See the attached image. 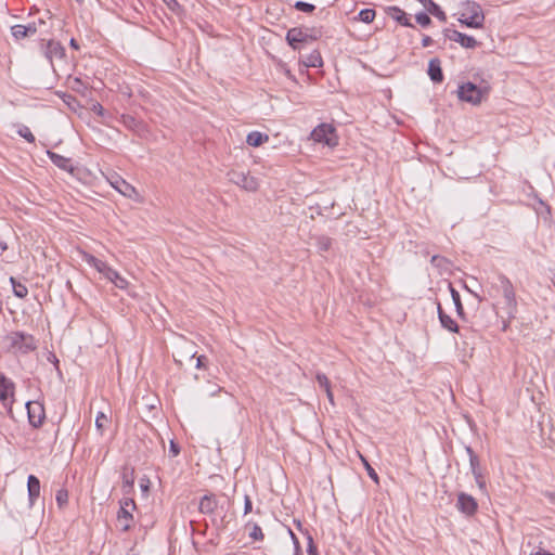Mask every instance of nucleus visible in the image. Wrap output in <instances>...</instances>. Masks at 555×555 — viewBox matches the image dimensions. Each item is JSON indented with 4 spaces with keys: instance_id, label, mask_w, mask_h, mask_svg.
Returning <instances> with one entry per match:
<instances>
[{
    "instance_id": "nucleus-1",
    "label": "nucleus",
    "mask_w": 555,
    "mask_h": 555,
    "mask_svg": "<svg viewBox=\"0 0 555 555\" xmlns=\"http://www.w3.org/2000/svg\"><path fill=\"white\" fill-rule=\"evenodd\" d=\"M4 343L10 349L22 353H28L37 348V340L30 334L24 332H11L4 337Z\"/></svg>"
},
{
    "instance_id": "nucleus-2",
    "label": "nucleus",
    "mask_w": 555,
    "mask_h": 555,
    "mask_svg": "<svg viewBox=\"0 0 555 555\" xmlns=\"http://www.w3.org/2000/svg\"><path fill=\"white\" fill-rule=\"evenodd\" d=\"M488 92V87H478L473 82H466L459 87L457 96L462 101L476 105L482 101Z\"/></svg>"
},
{
    "instance_id": "nucleus-3",
    "label": "nucleus",
    "mask_w": 555,
    "mask_h": 555,
    "mask_svg": "<svg viewBox=\"0 0 555 555\" xmlns=\"http://www.w3.org/2000/svg\"><path fill=\"white\" fill-rule=\"evenodd\" d=\"M320 37V31L309 28L294 27L286 34V40L293 49H297L299 43L314 41Z\"/></svg>"
},
{
    "instance_id": "nucleus-4",
    "label": "nucleus",
    "mask_w": 555,
    "mask_h": 555,
    "mask_svg": "<svg viewBox=\"0 0 555 555\" xmlns=\"http://www.w3.org/2000/svg\"><path fill=\"white\" fill-rule=\"evenodd\" d=\"M14 383L4 374L0 373V402L7 410L9 415H12V404L14 402Z\"/></svg>"
},
{
    "instance_id": "nucleus-5",
    "label": "nucleus",
    "mask_w": 555,
    "mask_h": 555,
    "mask_svg": "<svg viewBox=\"0 0 555 555\" xmlns=\"http://www.w3.org/2000/svg\"><path fill=\"white\" fill-rule=\"evenodd\" d=\"M228 177L232 183L241 186L242 189L248 192H255L259 188V182L257 178L250 176L248 172L233 169L228 172Z\"/></svg>"
},
{
    "instance_id": "nucleus-6",
    "label": "nucleus",
    "mask_w": 555,
    "mask_h": 555,
    "mask_svg": "<svg viewBox=\"0 0 555 555\" xmlns=\"http://www.w3.org/2000/svg\"><path fill=\"white\" fill-rule=\"evenodd\" d=\"M465 16L461 22L468 27L480 28L483 25L485 15L479 4L476 2H467Z\"/></svg>"
},
{
    "instance_id": "nucleus-7",
    "label": "nucleus",
    "mask_w": 555,
    "mask_h": 555,
    "mask_svg": "<svg viewBox=\"0 0 555 555\" xmlns=\"http://www.w3.org/2000/svg\"><path fill=\"white\" fill-rule=\"evenodd\" d=\"M135 508V502L133 499L126 498L120 501V508L117 514L118 524L122 531H128L132 526V514L131 511Z\"/></svg>"
},
{
    "instance_id": "nucleus-8",
    "label": "nucleus",
    "mask_w": 555,
    "mask_h": 555,
    "mask_svg": "<svg viewBox=\"0 0 555 555\" xmlns=\"http://www.w3.org/2000/svg\"><path fill=\"white\" fill-rule=\"evenodd\" d=\"M311 138L319 143H324L328 146L337 144L335 128L330 124H321L315 127L311 132Z\"/></svg>"
},
{
    "instance_id": "nucleus-9",
    "label": "nucleus",
    "mask_w": 555,
    "mask_h": 555,
    "mask_svg": "<svg viewBox=\"0 0 555 555\" xmlns=\"http://www.w3.org/2000/svg\"><path fill=\"white\" fill-rule=\"evenodd\" d=\"M120 122L140 138L146 139L151 133L149 126L142 119H138L132 115L122 114Z\"/></svg>"
},
{
    "instance_id": "nucleus-10",
    "label": "nucleus",
    "mask_w": 555,
    "mask_h": 555,
    "mask_svg": "<svg viewBox=\"0 0 555 555\" xmlns=\"http://www.w3.org/2000/svg\"><path fill=\"white\" fill-rule=\"evenodd\" d=\"M109 184L125 197L139 201V193L133 185L122 179L119 175L114 173L108 178Z\"/></svg>"
},
{
    "instance_id": "nucleus-11",
    "label": "nucleus",
    "mask_w": 555,
    "mask_h": 555,
    "mask_svg": "<svg viewBox=\"0 0 555 555\" xmlns=\"http://www.w3.org/2000/svg\"><path fill=\"white\" fill-rule=\"evenodd\" d=\"M499 280H500V286H501V289H502V293H503V296H504V299H505V302H506V306L508 309V315L513 317L517 309V300H516L514 286H513L512 282L505 275H500Z\"/></svg>"
},
{
    "instance_id": "nucleus-12",
    "label": "nucleus",
    "mask_w": 555,
    "mask_h": 555,
    "mask_svg": "<svg viewBox=\"0 0 555 555\" xmlns=\"http://www.w3.org/2000/svg\"><path fill=\"white\" fill-rule=\"evenodd\" d=\"M466 452L468 453V456H469L470 470L475 478V481H476L479 490L483 493H487V485H486V480H485V477H483V474H482V470L480 467L479 457L477 456V454L474 452V450L470 447H466Z\"/></svg>"
},
{
    "instance_id": "nucleus-13",
    "label": "nucleus",
    "mask_w": 555,
    "mask_h": 555,
    "mask_svg": "<svg viewBox=\"0 0 555 555\" xmlns=\"http://www.w3.org/2000/svg\"><path fill=\"white\" fill-rule=\"evenodd\" d=\"M26 409L29 424L35 428L40 427L46 418L43 404L39 401H28L26 403Z\"/></svg>"
},
{
    "instance_id": "nucleus-14",
    "label": "nucleus",
    "mask_w": 555,
    "mask_h": 555,
    "mask_svg": "<svg viewBox=\"0 0 555 555\" xmlns=\"http://www.w3.org/2000/svg\"><path fill=\"white\" fill-rule=\"evenodd\" d=\"M456 507L466 516H473L478 509V504L472 495L461 492L457 494Z\"/></svg>"
},
{
    "instance_id": "nucleus-15",
    "label": "nucleus",
    "mask_w": 555,
    "mask_h": 555,
    "mask_svg": "<svg viewBox=\"0 0 555 555\" xmlns=\"http://www.w3.org/2000/svg\"><path fill=\"white\" fill-rule=\"evenodd\" d=\"M446 37L452 41L460 43L463 48L474 49L478 46L477 40L468 35L462 34L454 29H446Z\"/></svg>"
},
{
    "instance_id": "nucleus-16",
    "label": "nucleus",
    "mask_w": 555,
    "mask_h": 555,
    "mask_svg": "<svg viewBox=\"0 0 555 555\" xmlns=\"http://www.w3.org/2000/svg\"><path fill=\"white\" fill-rule=\"evenodd\" d=\"M37 33V24L35 22L28 25H14L11 27V34L15 40H22L26 37L34 36Z\"/></svg>"
},
{
    "instance_id": "nucleus-17",
    "label": "nucleus",
    "mask_w": 555,
    "mask_h": 555,
    "mask_svg": "<svg viewBox=\"0 0 555 555\" xmlns=\"http://www.w3.org/2000/svg\"><path fill=\"white\" fill-rule=\"evenodd\" d=\"M44 55L52 63L53 59H63L65 56V49L59 41L49 40L46 43Z\"/></svg>"
},
{
    "instance_id": "nucleus-18",
    "label": "nucleus",
    "mask_w": 555,
    "mask_h": 555,
    "mask_svg": "<svg viewBox=\"0 0 555 555\" xmlns=\"http://www.w3.org/2000/svg\"><path fill=\"white\" fill-rule=\"evenodd\" d=\"M428 76L435 83H441L443 81V73L441 68V62L439 59H431L428 63Z\"/></svg>"
},
{
    "instance_id": "nucleus-19",
    "label": "nucleus",
    "mask_w": 555,
    "mask_h": 555,
    "mask_svg": "<svg viewBox=\"0 0 555 555\" xmlns=\"http://www.w3.org/2000/svg\"><path fill=\"white\" fill-rule=\"evenodd\" d=\"M27 489H28L29 505L33 506L35 504V501L40 495V481L36 476H34V475L28 476Z\"/></svg>"
},
{
    "instance_id": "nucleus-20",
    "label": "nucleus",
    "mask_w": 555,
    "mask_h": 555,
    "mask_svg": "<svg viewBox=\"0 0 555 555\" xmlns=\"http://www.w3.org/2000/svg\"><path fill=\"white\" fill-rule=\"evenodd\" d=\"M438 318L443 328L452 333L459 332L457 323L442 310L440 304H438Z\"/></svg>"
},
{
    "instance_id": "nucleus-21",
    "label": "nucleus",
    "mask_w": 555,
    "mask_h": 555,
    "mask_svg": "<svg viewBox=\"0 0 555 555\" xmlns=\"http://www.w3.org/2000/svg\"><path fill=\"white\" fill-rule=\"evenodd\" d=\"M387 14L402 26H412L410 20L406 16V13L398 7L387 8Z\"/></svg>"
},
{
    "instance_id": "nucleus-22",
    "label": "nucleus",
    "mask_w": 555,
    "mask_h": 555,
    "mask_svg": "<svg viewBox=\"0 0 555 555\" xmlns=\"http://www.w3.org/2000/svg\"><path fill=\"white\" fill-rule=\"evenodd\" d=\"M83 259L88 264L95 268L103 275H105L107 271L111 269V267L105 261L98 259L93 255L83 253Z\"/></svg>"
},
{
    "instance_id": "nucleus-23",
    "label": "nucleus",
    "mask_w": 555,
    "mask_h": 555,
    "mask_svg": "<svg viewBox=\"0 0 555 555\" xmlns=\"http://www.w3.org/2000/svg\"><path fill=\"white\" fill-rule=\"evenodd\" d=\"M217 508V501L215 495H204L201 499L198 509L203 514H212Z\"/></svg>"
},
{
    "instance_id": "nucleus-24",
    "label": "nucleus",
    "mask_w": 555,
    "mask_h": 555,
    "mask_svg": "<svg viewBox=\"0 0 555 555\" xmlns=\"http://www.w3.org/2000/svg\"><path fill=\"white\" fill-rule=\"evenodd\" d=\"M51 162L61 169L73 171L72 160L54 152H48Z\"/></svg>"
},
{
    "instance_id": "nucleus-25",
    "label": "nucleus",
    "mask_w": 555,
    "mask_h": 555,
    "mask_svg": "<svg viewBox=\"0 0 555 555\" xmlns=\"http://www.w3.org/2000/svg\"><path fill=\"white\" fill-rule=\"evenodd\" d=\"M108 281H111L116 287L120 289H125L128 287V281L126 278L121 276L116 270L111 268L107 273L104 275Z\"/></svg>"
},
{
    "instance_id": "nucleus-26",
    "label": "nucleus",
    "mask_w": 555,
    "mask_h": 555,
    "mask_svg": "<svg viewBox=\"0 0 555 555\" xmlns=\"http://www.w3.org/2000/svg\"><path fill=\"white\" fill-rule=\"evenodd\" d=\"M269 140V137L267 134H263L259 131H251L248 133L246 138V142L250 146H260L262 143L267 142Z\"/></svg>"
},
{
    "instance_id": "nucleus-27",
    "label": "nucleus",
    "mask_w": 555,
    "mask_h": 555,
    "mask_svg": "<svg viewBox=\"0 0 555 555\" xmlns=\"http://www.w3.org/2000/svg\"><path fill=\"white\" fill-rule=\"evenodd\" d=\"M304 64L307 67H321L323 65V60L320 52L318 50L312 51L305 57Z\"/></svg>"
},
{
    "instance_id": "nucleus-28",
    "label": "nucleus",
    "mask_w": 555,
    "mask_h": 555,
    "mask_svg": "<svg viewBox=\"0 0 555 555\" xmlns=\"http://www.w3.org/2000/svg\"><path fill=\"white\" fill-rule=\"evenodd\" d=\"M121 478H122V489H124V491L128 492L129 490H131L133 488V483H134L133 469L125 467L122 469Z\"/></svg>"
},
{
    "instance_id": "nucleus-29",
    "label": "nucleus",
    "mask_w": 555,
    "mask_h": 555,
    "mask_svg": "<svg viewBox=\"0 0 555 555\" xmlns=\"http://www.w3.org/2000/svg\"><path fill=\"white\" fill-rule=\"evenodd\" d=\"M10 282L12 284L13 293L16 297L25 298L27 296L28 289H27L26 285L16 281V279L13 276L10 278Z\"/></svg>"
},
{
    "instance_id": "nucleus-30",
    "label": "nucleus",
    "mask_w": 555,
    "mask_h": 555,
    "mask_svg": "<svg viewBox=\"0 0 555 555\" xmlns=\"http://www.w3.org/2000/svg\"><path fill=\"white\" fill-rule=\"evenodd\" d=\"M449 288H450L452 300H453L455 309H456V313H457L459 317L462 318V317H464V308H463V305H462V301H461L460 294L452 286V284H449Z\"/></svg>"
},
{
    "instance_id": "nucleus-31",
    "label": "nucleus",
    "mask_w": 555,
    "mask_h": 555,
    "mask_svg": "<svg viewBox=\"0 0 555 555\" xmlns=\"http://www.w3.org/2000/svg\"><path fill=\"white\" fill-rule=\"evenodd\" d=\"M359 457L361 460V462L363 463L366 472H367V475L370 476V478L372 480H374L376 483L379 482V477L377 475V473L375 472V469L370 465L369 461L366 460V457H364L362 454L359 453Z\"/></svg>"
},
{
    "instance_id": "nucleus-32",
    "label": "nucleus",
    "mask_w": 555,
    "mask_h": 555,
    "mask_svg": "<svg viewBox=\"0 0 555 555\" xmlns=\"http://www.w3.org/2000/svg\"><path fill=\"white\" fill-rule=\"evenodd\" d=\"M317 246L320 251H327L332 246V240L328 236L321 235L317 238Z\"/></svg>"
},
{
    "instance_id": "nucleus-33",
    "label": "nucleus",
    "mask_w": 555,
    "mask_h": 555,
    "mask_svg": "<svg viewBox=\"0 0 555 555\" xmlns=\"http://www.w3.org/2000/svg\"><path fill=\"white\" fill-rule=\"evenodd\" d=\"M375 18V11L372 9H363L359 13V20L363 23L370 24Z\"/></svg>"
},
{
    "instance_id": "nucleus-34",
    "label": "nucleus",
    "mask_w": 555,
    "mask_h": 555,
    "mask_svg": "<svg viewBox=\"0 0 555 555\" xmlns=\"http://www.w3.org/2000/svg\"><path fill=\"white\" fill-rule=\"evenodd\" d=\"M17 133L24 138L27 142L34 143L35 142V135L31 133L30 129L25 125H20Z\"/></svg>"
},
{
    "instance_id": "nucleus-35",
    "label": "nucleus",
    "mask_w": 555,
    "mask_h": 555,
    "mask_svg": "<svg viewBox=\"0 0 555 555\" xmlns=\"http://www.w3.org/2000/svg\"><path fill=\"white\" fill-rule=\"evenodd\" d=\"M55 499L59 507H63L68 502V491L66 489H60L56 492Z\"/></svg>"
},
{
    "instance_id": "nucleus-36",
    "label": "nucleus",
    "mask_w": 555,
    "mask_h": 555,
    "mask_svg": "<svg viewBox=\"0 0 555 555\" xmlns=\"http://www.w3.org/2000/svg\"><path fill=\"white\" fill-rule=\"evenodd\" d=\"M249 537L253 540H257V541L263 540L264 535H263V532H262V529L260 528V526H258L257 524H254L251 526V530L249 531Z\"/></svg>"
},
{
    "instance_id": "nucleus-37",
    "label": "nucleus",
    "mask_w": 555,
    "mask_h": 555,
    "mask_svg": "<svg viewBox=\"0 0 555 555\" xmlns=\"http://www.w3.org/2000/svg\"><path fill=\"white\" fill-rule=\"evenodd\" d=\"M295 8L301 12H306V13H310L312 12L315 8L313 4L311 3H308V2H304V1H297L295 3Z\"/></svg>"
},
{
    "instance_id": "nucleus-38",
    "label": "nucleus",
    "mask_w": 555,
    "mask_h": 555,
    "mask_svg": "<svg viewBox=\"0 0 555 555\" xmlns=\"http://www.w3.org/2000/svg\"><path fill=\"white\" fill-rule=\"evenodd\" d=\"M415 18H416V22L422 25L423 27H426L428 25H430L431 23V20L430 17L428 16V14L424 13V12H421V13H417L415 15Z\"/></svg>"
},
{
    "instance_id": "nucleus-39",
    "label": "nucleus",
    "mask_w": 555,
    "mask_h": 555,
    "mask_svg": "<svg viewBox=\"0 0 555 555\" xmlns=\"http://www.w3.org/2000/svg\"><path fill=\"white\" fill-rule=\"evenodd\" d=\"M315 378L321 388L326 389V388L331 387V383L325 374L318 373Z\"/></svg>"
},
{
    "instance_id": "nucleus-40",
    "label": "nucleus",
    "mask_w": 555,
    "mask_h": 555,
    "mask_svg": "<svg viewBox=\"0 0 555 555\" xmlns=\"http://www.w3.org/2000/svg\"><path fill=\"white\" fill-rule=\"evenodd\" d=\"M106 423H107V417L104 415V413L100 412L95 418L96 428L102 430L105 427Z\"/></svg>"
},
{
    "instance_id": "nucleus-41",
    "label": "nucleus",
    "mask_w": 555,
    "mask_h": 555,
    "mask_svg": "<svg viewBox=\"0 0 555 555\" xmlns=\"http://www.w3.org/2000/svg\"><path fill=\"white\" fill-rule=\"evenodd\" d=\"M307 553L308 555H319L317 545L314 544V541L311 535H308Z\"/></svg>"
},
{
    "instance_id": "nucleus-42",
    "label": "nucleus",
    "mask_w": 555,
    "mask_h": 555,
    "mask_svg": "<svg viewBox=\"0 0 555 555\" xmlns=\"http://www.w3.org/2000/svg\"><path fill=\"white\" fill-rule=\"evenodd\" d=\"M164 3L173 12H177L180 9V4L177 0H163Z\"/></svg>"
},
{
    "instance_id": "nucleus-43",
    "label": "nucleus",
    "mask_w": 555,
    "mask_h": 555,
    "mask_svg": "<svg viewBox=\"0 0 555 555\" xmlns=\"http://www.w3.org/2000/svg\"><path fill=\"white\" fill-rule=\"evenodd\" d=\"M251 508H253L251 500L249 499L248 495H246L245 496V502H244V513L245 514L250 513Z\"/></svg>"
},
{
    "instance_id": "nucleus-44",
    "label": "nucleus",
    "mask_w": 555,
    "mask_h": 555,
    "mask_svg": "<svg viewBox=\"0 0 555 555\" xmlns=\"http://www.w3.org/2000/svg\"><path fill=\"white\" fill-rule=\"evenodd\" d=\"M169 451L172 456H177L180 453V448L176 442L171 441Z\"/></svg>"
},
{
    "instance_id": "nucleus-45",
    "label": "nucleus",
    "mask_w": 555,
    "mask_h": 555,
    "mask_svg": "<svg viewBox=\"0 0 555 555\" xmlns=\"http://www.w3.org/2000/svg\"><path fill=\"white\" fill-rule=\"evenodd\" d=\"M433 42H434V40H433V38H431V37H429V36H424V37H423V39H422V46H423L424 48L431 46V44H433Z\"/></svg>"
},
{
    "instance_id": "nucleus-46",
    "label": "nucleus",
    "mask_w": 555,
    "mask_h": 555,
    "mask_svg": "<svg viewBox=\"0 0 555 555\" xmlns=\"http://www.w3.org/2000/svg\"><path fill=\"white\" fill-rule=\"evenodd\" d=\"M206 361H207V358L205 356H199L197 358L196 367H198V369L204 367Z\"/></svg>"
},
{
    "instance_id": "nucleus-47",
    "label": "nucleus",
    "mask_w": 555,
    "mask_h": 555,
    "mask_svg": "<svg viewBox=\"0 0 555 555\" xmlns=\"http://www.w3.org/2000/svg\"><path fill=\"white\" fill-rule=\"evenodd\" d=\"M93 112L102 116L104 114V108L101 104L96 103L93 105Z\"/></svg>"
},
{
    "instance_id": "nucleus-48",
    "label": "nucleus",
    "mask_w": 555,
    "mask_h": 555,
    "mask_svg": "<svg viewBox=\"0 0 555 555\" xmlns=\"http://www.w3.org/2000/svg\"><path fill=\"white\" fill-rule=\"evenodd\" d=\"M324 391L326 392V397L328 399V401L334 404V396H333V392H332V389L331 387L324 389Z\"/></svg>"
},
{
    "instance_id": "nucleus-49",
    "label": "nucleus",
    "mask_w": 555,
    "mask_h": 555,
    "mask_svg": "<svg viewBox=\"0 0 555 555\" xmlns=\"http://www.w3.org/2000/svg\"><path fill=\"white\" fill-rule=\"evenodd\" d=\"M545 496L550 500L551 503L555 504V492H546Z\"/></svg>"
},
{
    "instance_id": "nucleus-50",
    "label": "nucleus",
    "mask_w": 555,
    "mask_h": 555,
    "mask_svg": "<svg viewBox=\"0 0 555 555\" xmlns=\"http://www.w3.org/2000/svg\"><path fill=\"white\" fill-rule=\"evenodd\" d=\"M530 555H553V554L547 551H544V550H539L534 553H531Z\"/></svg>"
},
{
    "instance_id": "nucleus-51",
    "label": "nucleus",
    "mask_w": 555,
    "mask_h": 555,
    "mask_svg": "<svg viewBox=\"0 0 555 555\" xmlns=\"http://www.w3.org/2000/svg\"><path fill=\"white\" fill-rule=\"evenodd\" d=\"M289 533L292 535V539L294 540V543L296 544V547L298 548L299 547V542H298L297 537L293 533L292 530H289Z\"/></svg>"
},
{
    "instance_id": "nucleus-52",
    "label": "nucleus",
    "mask_w": 555,
    "mask_h": 555,
    "mask_svg": "<svg viewBox=\"0 0 555 555\" xmlns=\"http://www.w3.org/2000/svg\"><path fill=\"white\" fill-rule=\"evenodd\" d=\"M70 46L75 49L79 48L77 41L74 38L70 39Z\"/></svg>"
},
{
    "instance_id": "nucleus-53",
    "label": "nucleus",
    "mask_w": 555,
    "mask_h": 555,
    "mask_svg": "<svg viewBox=\"0 0 555 555\" xmlns=\"http://www.w3.org/2000/svg\"><path fill=\"white\" fill-rule=\"evenodd\" d=\"M0 249H1L2 251H4V250H7V249H8V245H7V243H5V242H0Z\"/></svg>"
},
{
    "instance_id": "nucleus-54",
    "label": "nucleus",
    "mask_w": 555,
    "mask_h": 555,
    "mask_svg": "<svg viewBox=\"0 0 555 555\" xmlns=\"http://www.w3.org/2000/svg\"><path fill=\"white\" fill-rule=\"evenodd\" d=\"M75 83L82 85L81 80L78 78L75 79Z\"/></svg>"
},
{
    "instance_id": "nucleus-55",
    "label": "nucleus",
    "mask_w": 555,
    "mask_h": 555,
    "mask_svg": "<svg viewBox=\"0 0 555 555\" xmlns=\"http://www.w3.org/2000/svg\"><path fill=\"white\" fill-rule=\"evenodd\" d=\"M437 258H438L437 256H434V257L431 258V262H435Z\"/></svg>"
},
{
    "instance_id": "nucleus-56",
    "label": "nucleus",
    "mask_w": 555,
    "mask_h": 555,
    "mask_svg": "<svg viewBox=\"0 0 555 555\" xmlns=\"http://www.w3.org/2000/svg\"><path fill=\"white\" fill-rule=\"evenodd\" d=\"M552 281H553V284H554V286H555V274H554V278H553V280H552Z\"/></svg>"
},
{
    "instance_id": "nucleus-57",
    "label": "nucleus",
    "mask_w": 555,
    "mask_h": 555,
    "mask_svg": "<svg viewBox=\"0 0 555 555\" xmlns=\"http://www.w3.org/2000/svg\"><path fill=\"white\" fill-rule=\"evenodd\" d=\"M127 555H137V554H134V553H128Z\"/></svg>"
},
{
    "instance_id": "nucleus-58",
    "label": "nucleus",
    "mask_w": 555,
    "mask_h": 555,
    "mask_svg": "<svg viewBox=\"0 0 555 555\" xmlns=\"http://www.w3.org/2000/svg\"><path fill=\"white\" fill-rule=\"evenodd\" d=\"M295 555H298V553H296Z\"/></svg>"
}]
</instances>
